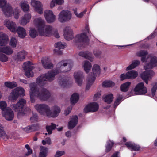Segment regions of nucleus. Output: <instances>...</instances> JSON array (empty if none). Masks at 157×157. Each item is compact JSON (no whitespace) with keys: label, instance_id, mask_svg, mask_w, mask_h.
Segmentation results:
<instances>
[{"label":"nucleus","instance_id":"aec40b11","mask_svg":"<svg viewBox=\"0 0 157 157\" xmlns=\"http://www.w3.org/2000/svg\"><path fill=\"white\" fill-rule=\"evenodd\" d=\"M41 62L43 67L45 69H52L53 67V65L49 58L45 57L43 58Z\"/></svg>","mask_w":157,"mask_h":157},{"label":"nucleus","instance_id":"09e8293b","mask_svg":"<svg viewBox=\"0 0 157 157\" xmlns=\"http://www.w3.org/2000/svg\"><path fill=\"white\" fill-rule=\"evenodd\" d=\"M66 45L67 44L66 43H64L63 44L61 42H60L56 43L55 44V47L59 50L64 48L65 46H66Z\"/></svg>","mask_w":157,"mask_h":157},{"label":"nucleus","instance_id":"f03ea898","mask_svg":"<svg viewBox=\"0 0 157 157\" xmlns=\"http://www.w3.org/2000/svg\"><path fill=\"white\" fill-rule=\"evenodd\" d=\"M39 35L44 36H50L53 34V28L49 25H45L44 21L40 18L35 20Z\"/></svg>","mask_w":157,"mask_h":157},{"label":"nucleus","instance_id":"774afa93","mask_svg":"<svg viewBox=\"0 0 157 157\" xmlns=\"http://www.w3.org/2000/svg\"><path fill=\"white\" fill-rule=\"evenodd\" d=\"M71 109L69 108H67L65 111V113L66 115L69 114L71 112Z\"/></svg>","mask_w":157,"mask_h":157},{"label":"nucleus","instance_id":"5701e85b","mask_svg":"<svg viewBox=\"0 0 157 157\" xmlns=\"http://www.w3.org/2000/svg\"><path fill=\"white\" fill-rule=\"evenodd\" d=\"M74 76L75 78L76 83L78 85L81 86L84 78L83 72L81 71L75 72L74 74Z\"/></svg>","mask_w":157,"mask_h":157},{"label":"nucleus","instance_id":"2f4dec72","mask_svg":"<svg viewBox=\"0 0 157 157\" xmlns=\"http://www.w3.org/2000/svg\"><path fill=\"white\" fill-rule=\"evenodd\" d=\"M87 83L86 86V90H88L90 89V86L92 85L95 80V76L94 77H90L89 76L87 78Z\"/></svg>","mask_w":157,"mask_h":157},{"label":"nucleus","instance_id":"39448f33","mask_svg":"<svg viewBox=\"0 0 157 157\" xmlns=\"http://www.w3.org/2000/svg\"><path fill=\"white\" fill-rule=\"evenodd\" d=\"M4 22L6 26L10 31L14 33L17 32L20 38H23L26 36V31L23 27H19L17 29L16 24L15 22L7 20H5Z\"/></svg>","mask_w":157,"mask_h":157},{"label":"nucleus","instance_id":"69168bd1","mask_svg":"<svg viewBox=\"0 0 157 157\" xmlns=\"http://www.w3.org/2000/svg\"><path fill=\"white\" fill-rule=\"evenodd\" d=\"M111 157H120V153L118 151L116 152L112 155Z\"/></svg>","mask_w":157,"mask_h":157},{"label":"nucleus","instance_id":"c9c22d12","mask_svg":"<svg viewBox=\"0 0 157 157\" xmlns=\"http://www.w3.org/2000/svg\"><path fill=\"white\" fill-rule=\"evenodd\" d=\"M23 130L27 133L35 131L36 130V126L35 124H32L29 125L23 128Z\"/></svg>","mask_w":157,"mask_h":157},{"label":"nucleus","instance_id":"37998d69","mask_svg":"<svg viewBox=\"0 0 157 157\" xmlns=\"http://www.w3.org/2000/svg\"><path fill=\"white\" fill-rule=\"evenodd\" d=\"M0 137L5 139V138L8 139V136L6 134L4 130L2 125L0 124Z\"/></svg>","mask_w":157,"mask_h":157},{"label":"nucleus","instance_id":"20e7f679","mask_svg":"<svg viewBox=\"0 0 157 157\" xmlns=\"http://www.w3.org/2000/svg\"><path fill=\"white\" fill-rule=\"evenodd\" d=\"M59 73V71L56 70L48 71V73L39 76L36 80V82L40 86H43L48 81L51 82L54 80L55 75Z\"/></svg>","mask_w":157,"mask_h":157},{"label":"nucleus","instance_id":"603ef678","mask_svg":"<svg viewBox=\"0 0 157 157\" xmlns=\"http://www.w3.org/2000/svg\"><path fill=\"white\" fill-rule=\"evenodd\" d=\"M17 41L16 39L14 37H12L10 42V44L13 48H15L16 46Z\"/></svg>","mask_w":157,"mask_h":157},{"label":"nucleus","instance_id":"4d7b16f0","mask_svg":"<svg viewBox=\"0 0 157 157\" xmlns=\"http://www.w3.org/2000/svg\"><path fill=\"white\" fill-rule=\"evenodd\" d=\"M38 119V117L37 114H34L30 118V120L32 123H34L37 121Z\"/></svg>","mask_w":157,"mask_h":157},{"label":"nucleus","instance_id":"052dcab7","mask_svg":"<svg viewBox=\"0 0 157 157\" xmlns=\"http://www.w3.org/2000/svg\"><path fill=\"white\" fill-rule=\"evenodd\" d=\"M121 80L122 81L126 79H128V76L127 75V72L125 74L123 73L121 74L120 76Z\"/></svg>","mask_w":157,"mask_h":157},{"label":"nucleus","instance_id":"ea45409f","mask_svg":"<svg viewBox=\"0 0 157 157\" xmlns=\"http://www.w3.org/2000/svg\"><path fill=\"white\" fill-rule=\"evenodd\" d=\"M20 6L24 12L28 11L29 10V5L27 4L26 2H21Z\"/></svg>","mask_w":157,"mask_h":157},{"label":"nucleus","instance_id":"a19ab883","mask_svg":"<svg viewBox=\"0 0 157 157\" xmlns=\"http://www.w3.org/2000/svg\"><path fill=\"white\" fill-rule=\"evenodd\" d=\"M83 67L85 71L87 73L91 68L92 65L90 62L86 61H85Z\"/></svg>","mask_w":157,"mask_h":157},{"label":"nucleus","instance_id":"473e14b6","mask_svg":"<svg viewBox=\"0 0 157 157\" xmlns=\"http://www.w3.org/2000/svg\"><path fill=\"white\" fill-rule=\"evenodd\" d=\"M79 99V94L77 93H74L72 95L71 97V103L74 105L76 103Z\"/></svg>","mask_w":157,"mask_h":157},{"label":"nucleus","instance_id":"412c9836","mask_svg":"<svg viewBox=\"0 0 157 157\" xmlns=\"http://www.w3.org/2000/svg\"><path fill=\"white\" fill-rule=\"evenodd\" d=\"M64 37L66 40H70L74 38L73 31L70 27H66L64 30Z\"/></svg>","mask_w":157,"mask_h":157},{"label":"nucleus","instance_id":"58836bf2","mask_svg":"<svg viewBox=\"0 0 157 157\" xmlns=\"http://www.w3.org/2000/svg\"><path fill=\"white\" fill-rule=\"evenodd\" d=\"M56 128V125L53 123H51V125H47L45 128L47 131L49 135L52 134V131L55 129Z\"/></svg>","mask_w":157,"mask_h":157},{"label":"nucleus","instance_id":"5fc2aeb1","mask_svg":"<svg viewBox=\"0 0 157 157\" xmlns=\"http://www.w3.org/2000/svg\"><path fill=\"white\" fill-rule=\"evenodd\" d=\"M8 60V58L6 55L0 53V61L6 62Z\"/></svg>","mask_w":157,"mask_h":157},{"label":"nucleus","instance_id":"9d476101","mask_svg":"<svg viewBox=\"0 0 157 157\" xmlns=\"http://www.w3.org/2000/svg\"><path fill=\"white\" fill-rule=\"evenodd\" d=\"M76 42L82 43V47H85L86 45L89 44V40L86 33H84L77 35L75 38Z\"/></svg>","mask_w":157,"mask_h":157},{"label":"nucleus","instance_id":"7ed1b4c3","mask_svg":"<svg viewBox=\"0 0 157 157\" xmlns=\"http://www.w3.org/2000/svg\"><path fill=\"white\" fill-rule=\"evenodd\" d=\"M26 103V100L23 99H21L16 104L11 105V107L13 110L17 112V116L18 118L24 116L30 113L31 110L29 108L26 107L24 108Z\"/></svg>","mask_w":157,"mask_h":157},{"label":"nucleus","instance_id":"864d4df0","mask_svg":"<svg viewBox=\"0 0 157 157\" xmlns=\"http://www.w3.org/2000/svg\"><path fill=\"white\" fill-rule=\"evenodd\" d=\"M93 53L97 58H100L102 56L101 51L99 50H95L94 51Z\"/></svg>","mask_w":157,"mask_h":157},{"label":"nucleus","instance_id":"13d9d810","mask_svg":"<svg viewBox=\"0 0 157 157\" xmlns=\"http://www.w3.org/2000/svg\"><path fill=\"white\" fill-rule=\"evenodd\" d=\"M157 90V82L155 83L151 89L152 95L153 97L155 94V92Z\"/></svg>","mask_w":157,"mask_h":157},{"label":"nucleus","instance_id":"bf43d9fd","mask_svg":"<svg viewBox=\"0 0 157 157\" xmlns=\"http://www.w3.org/2000/svg\"><path fill=\"white\" fill-rule=\"evenodd\" d=\"M65 154L64 151H58L54 155V157H60Z\"/></svg>","mask_w":157,"mask_h":157},{"label":"nucleus","instance_id":"7c9ffc66","mask_svg":"<svg viewBox=\"0 0 157 157\" xmlns=\"http://www.w3.org/2000/svg\"><path fill=\"white\" fill-rule=\"evenodd\" d=\"M48 149L47 147L42 146L40 147V152L39 154V157H46Z\"/></svg>","mask_w":157,"mask_h":157},{"label":"nucleus","instance_id":"f8f14e48","mask_svg":"<svg viewBox=\"0 0 157 157\" xmlns=\"http://www.w3.org/2000/svg\"><path fill=\"white\" fill-rule=\"evenodd\" d=\"M71 17V14L70 11L63 10L59 15L58 20L61 22H64L69 20Z\"/></svg>","mask_w":157,"mask_h":157},{"label":"nucleus","instance_id":"4c0bfd02","mask_svg":"<svg viewBox=\"0 0 157 157\" xmlns=\"http://www.w3.org/2000/svg\"><path fill=\"white\" fill-rule=\"evenodd\" d=\"M140 63V62L139 61L136 60H135L132 62V63L127 67L126 70L128 71L138 66Z\"/></svg>","mask_w":157,"mask_h":157},{"label":"nucleus","instance_id":"338daca9","mask_svg":"<svg viewBox=\"0 0 157 157\" xmlns=\"http://www.w3.org/2000/svg\"><path fill=\"white\" fill-rule=\"evenodd\" d=\"M55 2L56 4L61 5L64 2L63 0H55Z\"/></svg>","mask_w":157,"mask_h":157},{"label":"nucleus","instance_id":"0eeeda50","mask_svg":"<svg viewBox=\"0 0 157 157\" xmlns=\"http://www.w3.org/2000/svg\"><path fill=\"white\" fill-rule=\"evenodd\" d=\"M73 63L72 61L64 60L59 62L57 65V70L59 73H65L70 71L73 66Z\"/></svg>","mask_w":157,"mask_h":157},{"label":"nucleus","instance_id":"4be33fe9","mask_svg":"<svg viewBox=\"0 0 157 157\" xmlns=\"http://www.w3.org/2000/svg\"><path fill=\"white\" fill-rule=\"evenodd\" d=\"M25 94V91L22 88H20L14 90L12 92V100H16L19 96H23Z\"/></svg>","mask_w":157,"mask_h":157},{"label":"nucleus","instance_id":"f257e3e1","mask_svg":"<svg viewBox=\"0 0 157 157\" xmlns=\"http://www.w3.org/2000/svg\"><path fill=\"white\" fill-rule=\"evenodd\" d=\"M37 111L41 114H46L49 117H56L59 115L60 112V109L58 106H54L53 111L50 110V107L46 104H37L35 106Z\"/></svg>","mask_w":157,"mask_h":157},{"label":"nucleus","instance_id":"c03bdc74","mask_svg":"<svg viewBox=\"0 0 157 157\" xmlns=\"http://www.w3.org/2000/svg\"><path fill=\"white\" fill-rule=\"evenodd\" d=\"M5 85L6 86L10 89L14 88L17 86L16 82H5Z\"/></svg>","mask_w":157,"mask_h":157},{"label":"nucleus","instance_id":"8fccbe9b","mask_svg":"<svg viewBox=\"0 0 157 157\" xmlns=\"http://www.w3.org/2000/svg\"><path fill=\"white\" fill-rule=\"evenodd\" d=\"M29 33L30 36L33 38H35L38 35L37 31L34 29H30Z\"/></svg>","mask_w":157,"mask_h":157},{"label":"nucleus","instance_id":"9b49d317","mask_svg":"<svg viewBox=\"0 0 157 157\" xmlns=\"http://www.w3.org/2000/svg\"><path fill=\"white\" fill-rule=\"evenodd\" d=\"M31 65V63L29 61L25 62L23 64V68L25 71V75L28 78L32 77L33 75V73L32 72V71L34 67Z\"/></svg>","mask_w":157,"mask_h":157},{"label":"nucleus","instance_id":"2eb2a0df","mask_svg":"<svg viewBox=\"0 0 157 157\" xmlns=\"http://www.w3.org/2000/svg\"><path fill=\"white\" fill-rule=\"evenodd\" d=\"M31 5L34 8L35 11L39 14H41L43 13V9L41 2L38 1L32 0Z\"/></svg>","mask_w":157,"mask_h":157},{"label":"nucleus","instance_id":"6ab92c4d","mask_svg":"<svg viewBox=\"0 0 157 157\" xmlns=\"http://www.w3.org/2000/svg\"><path fill=\"white\" fill-rule=\"evenodd\" d=\"M44 15L47 22L48 23L53 22L55 20V16L53 14L52 11L51 10H45L44 12Z\"/></svg>","mask_w":157,"mask_h":157},{"label":"nucleus","instance_id":"a18cd8bd","mask_svg":"<svg viewBox=\"0 0 157 157\" xmlns=\"http://www.w3.org/2000/svg\"><path fill=\"white\" fill-rule=\"evenodd\" d=\"M123 96L120 94L118 95L117 99L115 100L114 103V108H116L117 106L120 104L121 100L123 99Z\"/></svg>","mask_w":157,"mask_h":157},{"label":"nucleus","instance_id":"3c124183","mask_svg":"<svg viewBox=\"0 0 157 157\" xmlns=\"http://www.w3.org/2000/svg\"><path fill=\"white\" fill-rule=\"evenodd\" d=\"M59 85L62 87H66L67 83V80L63 78H61L59 82Z\"/></svg>","mask_w":157,"mask_h":157},{"label":"nucleus","instance_id":"ddd939ff","mask_svg":"<svg viewBox=\"0 0 157 157\" xmlns=\"http://www.w3.org/2000/svg\"><path fill=\"white\" fill-rule=\"evenodd\" d=\"M134 91L136 95H143L147 92L146 87L142 82L139 83L135 87Z\"/></svg>","mask_w":157,"mask_h":157},{"label":"nucleus","instance_id":"6e6d98bb","mask_svg":"<svg viewBox=\"0 0 157 157\" xmlns=\"http://www.w3.org/2000/svg\"><path fill=\"white\" fill-rule=\"evenodd\" d=\"M7 104L6 101H0V108L1 109L2 112L5 111L6 109Z\"/></svg>","mask_w":157,"mask_h":157},{"label":"nucleus","instance_id":"0e129e2a","mask_svg":"<svg viewBox=\"0 0 157 157\" xmlns=\"http://www.w3.org/2000/svg\"><path fill=\"white\" fill-rule=\"evenodd\" d=\"M55 52L58 55H61L63 53V50L61 49H55L54 50Z\"/></svg>","mask_w":157,"mask_h":157},{"label":"nucleus","instance_id":"de8ad7c7","mask_svg":"<svg viewBox=\"0 0 157 157\" xmlns=\"http://www.w3.org/2000/svg\"><path fill=\"white\" fill-rule=\"evenodd\" d=\"M114 144V143L113 142L111 141L108 142L105 146V152L107 153L109 152L111 149Z\"/></svg>","mask_w":157,"mask_h":157},{"label":"nucleus","instance_id":"c85d7f7f","mask_svg":"<svg viewBox=\"0 0 157 157\" xmlns=\"http://www.w3.org/2000/svg\"><path fill=\"white\" fill-rule=\"evenodd\" d=\"M79 55L91 62L93 60V58L92 57V54L88 51H86L84 52H80L79 53Z\"/></svg>","mask_w":157,"mask_h":157},{"label":"nucleus","instance_id":"e2e57ef3","mask_svg":"<svg viewBox=\"0 0 157 157\" xmlns=\"http://www.w3.org/2000/svg\"><path fill=\"white\" fill-rule=\"evenodd\" d=\"M87 11L86 9H85L84 11L81 12L79 14H78L77 17L78 18H81L84 15V14H85Z\"/></svg>","mask_w":157,"mask_h":157},{"label":"nucleus","instance_id":"cd10ccee","mask_svg":"<svg viewBox=\"0 0 157 157\" xmlns=\"http://www.w3.org/2000/svg\"><path fill=\"white\" fill-rule=\"evenodd\" d=\"M27 54V52L24 50L20 51L17 53L15 60L18 61H22L25 58V56Z\"/></svg>","mask_w":157,"mask_h":157},{"label":"nucleus","instance_id":"393cba45","mask_svg":"<svg viewBox=\"0 0 157 157\" xmlns=\"http://www.w3.org/2000/svg\"><path fill=\"white\" fill-rule=\"evenodd\" d=\"M125 145L132 151H139L140 150V146L131 142H127L125 143Z\"/></svg>","mask_w":157,"mask_h":157},{"label":"nucleus","instance_id":"b1692460","mask_svg":"<svg viewBox=\"0 0 157 157\" xmlns=\"http://www.w3.org/2000/svg\"><path fill=\"white\" fill-rule=\"evenodd\" d=\"M157 66V58L155 56L152 57L150 62L144 66L145 69L146 70L151 69Z\"/></svg>","mask_w":157,"mask_h":157},{"label":"nucleus","instance_id":"bb28decb","mask_svg":"<svg viewBox=\"0 0 157 157\" xmlns=\"http://www.w3.org/2000/svg\"><path fill=\"white\" fill-rule=\"evenodd\" d=\"M148 54L147 51L145 50H141L136 53V55L139 57H141V60L142 62H144L146 61L147 59H146V56Z\"/></svg>","mask_w":157,"mask_h":157},{"label":"nucleus","instance_id":"dca6fc26","mask_svg":"<svg viewBox=\"0 0 157 157\" xmlns=\"http://www.w3.org/2000/svg\"><path fill=\"white\" fill-rule=\"evenodd\" d=\"M2 114L6 120L11 121L13 120L14 114L13 111L10 108H7L5 111L2 112Z\"/></svg>","mask_w":157,"mask_h":157},{"label":"nucleus","instance_id":"423d86ee","mask_svg":"<svg viewBox=\"0 0 157 157\" xmlns=\"http://www.w3.org/2000/svg\"><path fill=\"white\" fill-rule=\"evenodd\" d=\"M9 40L8 36L3 32H0V52L10 55L13 53V50L9 46H2L6 44Z\"/></svg>","mask_w":157,"mask_h":157},{"label":"nucleus","instance_id":"49530a36","mask_svg":"<svg viewBox=\"0 0 157 157\" xmlns=\"http://www.w3.org/2000/svg\"><path fill=\"white\" fill-rule=\"evenodd\" d=\"M114 83L111 81H104L102 83L103 86L104 87H111L114 86Z\"/></svg>","mask_w":157,"mask_h":157},{"label":"nucleus","instance_id":"1a4fd4ad","mask_svg":"<svg viewBox=\"0 0 157 157\" xmlns=\"http://www.w3.org/2000/svg\"><path fill=\"white\" fill-rule=\"evenodd\" d=\"M6 4V0H0V7L2 8L5 16L8 17H10L12 14V8L9 5L5 6Z\"/></svg>","mask_w":157,"mask_h":157},{"label":"nucleus","instance_id":"c756f323","mask_svg":"<svg viewBox=\"0 0 157 157\" xmlns=\"http://www.w3.org/2000/svg\"><path fill=\"white\" fill-rule=\"evenodd\" d=\"M92 71L93 73L89 74L88 76L91 77L95 76L96 78L97 75L100 74V70L99 66L97 64L94 65L93 67Z\"/></svg>","mask_w":157,"mask_h":157},{"label":"nucleus","instance_id":"a211bd4d","mask_svg":"<svg viewBox=\"0 0 157 157\" xmlns=\"http://www.w3.org/2000/svg\"><path fill=\"white\" fill-rule=\"evenodd\" d=\"M30 88V101L32 103L35 102V96L36 97V84L34 83H30L29 85Z\"/></svg>","mask_w":157,"mask_h":157},{"label":"nucleus","instance_id":"e433bc0d","mask_svg":"<svg viewBox=\"0 0 157 157\" xmlns=\"http://www.w3.org/2000/svg\"><path fill=\"white\" fill-rule=\"evenodd\" d=\"M31 17V15L29 13L25 15L21 21L22 25H26L27 22L29 21Z\"/></svg>","mask_w":157,"mask_h":157},{"label":"nucleus","instance_id":"680f3d73","mask_svg":"<svg viewBox=\"0 0 157 157\" xmlns=\"http://www.w3.org/2000/svg\"><path fill=\"white\" fill-rule=\"evenodd\" d=\"M157 35V33L156 32H154L152 33L150 36L148 37V38L149 39L154 38Z\"/></svg>","mask_w":157,"mask_h":157},{"label":"nucleus","instance_id":"f3484780","mask_svg":"<svg viewBox=\"0 0 157 157\" xmlns=\"http://www.w3.org/2000/svg\"><path fill=\"white\" fill-rule=\"evenodd\" d=\"M154 74V72L151 70H146L141 74L142 79L146 84H148V79L151 78Z\"/></svg>","mask_w":157,"mask_h":157},{"label":"nucleus","instance_id":"f704fd0d","mask_svg":"<svg viewBox=\"0 0 157 157\" xmlns=\"http://www.w3.org/2000/svg\"><path fill=\"white\" fill-rule=\"evenodd\" d=\"M131 84L130 82H127L121 84L120 86V89L121 91L123 92H127Z\"/></svg>","mask_w":157,"mask_h":157},{"label":"nucleus","instance_id":"4468645a","mask_svg":"<svg viewBox=\"0 0 157 157\" xmlns=\"http://www.w3.org/2000/svg\"><path fill=\"white\" fill-rule=\"evenodd\" d=\"M98 105L96 102H93L86 106L84 110L85 113H87L90 112H96L98 110Z\"/></svg>","mask_w":157,"mask_h":157},{"label":"nucleus","instance_id":"79ce46f5","mask_svg":"<svg viewBox=\"0 0 157 157\" xmlns=\"http://www.w3.org/2000/svg\"><path fill=\"white\" fill-rule=\"evenodd\" d=\"M113 94H109L106 95L104 98V101L107 103L110 104L113 101Z\"/></svg>","mask_w":157,"mask_h":157},{"label":"nucleus","instance_id":"a878e982","mask_svg":"<svg viewBox=\"0 0 157 157\" xmlns=\"http://www.w3.org/2000/svg\"><path fill=\"white\" fill-rule=\"evenodd\" d=\"M78 117L77 116L75 115L73 117L71 120L69 121L68 127L69 129H71L75 127L78 122Z\"/></svg>","mask_w":157,"mask_h":157},{"label":"nucleus","instance_id":"6e6552de","mask_svg":"<svg viewBox=\"0 0 157 157\" xmlns=\"http://www.w3.org/2000/svg\"><path fill=\"white\" fill-rule=\"evenodd\" d=\"M36 97L42 101H46L51 96L49 91L46 89L43 88L39 89L37 87L36 85Z\"/></svg>","mask_w":157,"mask_h":157},{"label":"nucleus","instance_id":"72a5a7b5","mask_svg":"<svg viewBox=\"0 0 157 157\" xmlns=\"http://www.w3.org/2000/svg\"><path fill=\"white\" fill-rule=\"evenodd\" d=\"M127 75L128 79H134L138 76V72L135 70H131L127 72Z\"/></svg>","mask_w":157,"mask_h":157}]
</instances>
